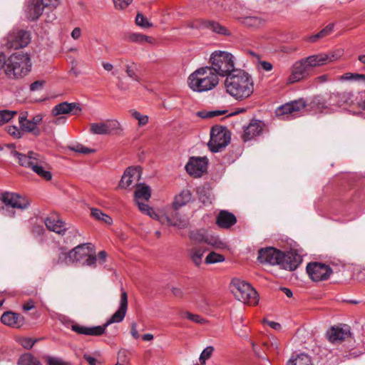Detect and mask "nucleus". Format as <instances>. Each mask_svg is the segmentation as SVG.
<instances>
[{
    "instance_id": "obj_1",
    "label": "nucleus",
    "mask_w": 365,
    "mask_h": 365,
    "mask_svg": "<svg viewBox=\"0 0 365 365\" xmlns=\"http://www.w3.org/2000/svg\"><path fill=\"white\" fill-rule=\"evenodd\" d=\"M226 92L238 101L249 98L254 92V81L247 72L237 69L228 75L224 82Z\"/></svg>"
},
{
    "instance_id": "obj_2",
    "label": "nucleus",
    "mask_w": 365,
    "mask_h": 365,
    "mask_svg": "<svg viewBox=\"0 0 365 365\" xmlns=\"http://www.w3.org/2000/svg\"><path fill=\"white\" fill-rule=\"evenodd\" d=\"M128 309V294L121 288L120 306L118 310L102 326L85 327L78 324L71 325V330L78 334L99 336L106 333V328L113 323L121 322L126 314Z\"/></svg>"
},
{
    "instance_id": "obj_3",
    "label": "nucleus",
    "mask_w": 365,
    "mask_h": 365,
    "mask_svg": "<svg viewBox=\"0 0 365 365\" xmlns=\"http://www.w3.org/2000/svg\"><path fill=\"white\" fill-rule=\"evenodd\" d=\"M219 83L216 73L209 66L201 67L188 77L189 87L195 92L212 90Z\"/></svg>"
},
{
    "instance_id": "obj_4",
    "label": "nucleus",
    "mask_w": 365,
    "mask_h": 365,
    "mask_svg": "<svg viewBox=\"0 0 365 365\" xmlns=\"http://www.w3.org/2000/svg\"><path fill=\"white\" fill-rule=\"evenodd\" d=\"M31 62L28 53H16L12 54L5 64V73L9 78H19L25 76L31 71Z\"/></svg>"
},
{
    "instance_id": "obj_5",
    "label": "nucleus",
    "mask_w": 365,
    "mask_h": 365,
    "mask_svg": "<svg viewBox=\"0 0 365 365\" xmlns=\"http://www.w3.org/2000/svg\"><path fill=\"white\" fill-rule=\"evenodd\" d=\"M211 66L210 69L214 71L218 77H226L232 74L235 68L234 56L227 51H215L210 58Z\"/></svg>"
},
{
    "instance_id": "obj_6",
    "label": "nucleus",
    "mask_w": 365,
    "mask_h": 365,
    "mask_svg": "<svg viewBox=\"0 0 365 365\" xmlns=\"http://www.w3.org/2000/svg\"><path fill=\"white\" fill-rule=\"evenodd\" d=\"M21 166L31 168L36 175L46 180H51L52 173L43 155L29 151V156L21 163Z\"/></svg>"
},
{
    "instance_id": "obj_7",
    "label": "nucleus",
    "mask_w": 365,
    "mask_h": 365,
    "mask_svg": "<svg viewBox=\"0 0 365 365\" xmlns=\"http://www.w3.org/2000/svg\"><path fill=\"white\" fill-rule=\"evenodd\" d=\"M232 292L235 298L250 305H255L258 303V294L257 291L249 284L240 279L232 281Z\"/></svg>"
},
{
    "instance_id": "obj_8",
    "label": "nucleus",
    "mask_w": 365,
    "mask_h": 365,
    "mask_svg": "<svg viewBox=\"0 0 365 365\" xmlns=\"http://www.w3.org/2000/svg\"><path fill=\"white\" fill-rule=\"evenodd\" d=\"M231 133L225 126L215 125L210 130V139L207 143L212 153H217L225 148L230 142Z\"/></svg>"
},
{
    "instance_id": "obj_9",
    "label": "nucleus",
    "mask_w": 365,
    "mask_h": 365,
    "mask_svg": "<svg viewBox=\"0 0 365 365\" xmlns=\"http://www.w3.org/2000/svg\"><path fill=\"white\" fill-rule=\"evenodd\" d=\"M59 4V0H29L26 17L31 21H37L44 9L53 10Z\"/></svg>"
},
{
    "instance_id": "obj_10",
    "label": "nucleus",
    "mask_w": 365,
    "mask_h": 365,
    "mask_svg": "<svg viewBox=\"0 0 365 365\" xmlns=\"http://www.w3.org/2000/svg\"><path fill=\"white\" fill-rule=\"evenodd\" d=\"M73 262L83 261V264L95 267L96 256L94 255L91 243L81 244L71 250Z\"/></svg>"
},
{
    "instance_id": "obj_11",
    "label": "nucleus",
    "mask_w": 365,
    "mask_h": 365,
    "mask_svg": "<svg viewBox=\"0 0 365 365\" xmlns=\"http://www.w3.org/2000/svg\"><path fill=\"white\" fill-rule=\"evenodd\" d=\"M31 39L30 31L23 29H14L6 36L4 46L9 49L17 50L27 46Z\"/></svg>"
},
{
    "instance_id": "obj_12",
    "label": "nucleus",
    "mask_w": 365,
    "mask_h": 365,
    "mask_svg": "<svg viewBox=\"0 0 365 365\" xmlns=\"http://www.w3.org/2000/svg\"><path fill=\"white\" fill-rule=\"evenodd\" d=\"M122 131L120 123L115 119L90 125V132L95 135H120Z\"/></svg>"
},
{
    "instance_id": "obj_13",
    "label": "nucleus",
    "mask_w": 365,
    "mask_h": 365,
    "mask_svg": "<svg viewBox=\"0 0 365 365\" xmlns=\"http://www.w3.org/2000/svg\"><path fill=\"white\" fill-rule=\"evenodd\" d=\"M306 271L313 282L327 280L333 273L332 269L329 265L318 262L308 263Z\"/></svg>"
},
{
    "instance_id": "obj_14",
    "label": "nucleus",
    "mask_w": 365,
    "mask_h": 365,
    "mask_svg": "<svg viewBox=\"0 0 365 365\" xmlns=\"http://www.w3.org/2000/svg\"><path fill=\"white\" fill-rule=\"evenodd\" d=\"M291 71V74L287 81L288 84H292L307 78L310 76L312 70L304 58L296 61L292 65Z\"/></svg>"
},
{
    "instance_id": "obj_15",
    "label": "nucleus",
    "mask_w": 365,
    "mask_h": 365,
    "mask_svg": "<svg viewBox=\"0 0 365 365\" xmlns=\"http://www.w3.org/2000/svg\"><path fill=\"white\" fill-rule=\"evenodd\" d=\"M282 252L273 247L261 248L258 251L257 259L261 264L279 265Z\"/></svg>"
},
{
    "instance_id": "obj_16",
    "label": "nucleus",
    "mask_w": 365,
    "mask_h": 365,
    "mask_svg": "<svg viewBox=\"0 0 365 365\" xmlns=\"http://www.w3.org/2000/svg\"><path fill=\"white\" fill-rule=\"evenodd\" d=\"M0 200L6 206L20 210H25L30 205L28 199L14 192H4L1 194Z\"/></svg>"
},
{
    "instance_id": "obj_17",
    "label": "nucleus",
    "mask_w": 365,
    "mask_h": 365,
    "mask_svg": "<svg viewBox=\"0 0 365 365\" xmlns=\"http://www.w3.org/2000/svg\"><path fill=\"white\" fill-rule=\"evenodd\" d=\"M207 163L206 157H190L185 165V170L190 175L199 178L206 172Z\"/></svg>"
},
{
    "instance_id": "obj_18",
    "label": "nucleus",
    "mask_w": 365,
    "mask_h": 365,
    "mask_svg": "<svg viewBox=\"0 0 365 365\" xmlns=\"http://www.w3.org/2000/svg\"><path fill=\"white\" fill-rule=\"evenodd\" d=\"M302 262V257L296 252H283L280 259L279 266L282 269L294 271Z\"/></svg>"
},
{
    "instance_id": "obj_19",
    "label": "nucleus",
    "mask_w": 365,
    "mask_h": 365,
    "mask_svg": "<svg viewBox=\"0 0 365 365\" xmlns=\"http://www.w3.org/2000/svg\"><path fill=\"white\" fill-rule=\"evenodd\" d=\"M82 111L80 104L78 103L61 102L56 105L51 110L53 116L72 113L73 115H79Z\"/></svg>"
},
{
    "instance_id": "obj_20",
    "label": "nucleus",
    "mask_w": 365,
    "mask_h": 365,
    "mask_svg": "<svg viewBox=\"0 0 365 365\" xmlns=\"http://www.w3.org/2000/svg\"><path fill=\"white\" fill-rule=\"evenodd\" d=\"M329 100L335 102L334 106L345 107L354 105L356 97L351 91H342L330 94Z\"/></svg>"
},
{
    "instance_id": "obj_21",
    "label": "nucleus",
    "mask_w": 365,
    "mask_h": 365,
    "mask_svg": "<svg viewBox=\"0 0 365 365\" xmlns=\"http://www.w3.org/2000/svg\"><path fill=\"white\" fill-rule=\"evenodd\" d=\"M264 123L259 120L252 119L247 126H244L242 140L246 142L259 135L263 130Z\"/></svg>"
},
{
    "instance_id": "obj_22",
    "label": "nucleus",
    "mask_w": 365,
    "mask_h": 365,
    "mask_svg": "<svg viewBox=\"0 0 365 365\" xmlns=\"http://www.w3.org/2000/svg\"><path fill=\"white\" fill-rule=\"evenodd\" d=\"M44 222L48 230L53 231L58 235H65L66 230L68 229L66 227V223L60 220L56 214H51L45 219Z\"/></svg>"
},
{
    "instance_id": "obj_23",
    "label": "nucleus",
    "mask_w": 365,
    "mask_h": 365,
    "mask_svg": "<svg viewBox=\"0 0 365 365\" xmlns=\"http://www.w3.org/2000/svg\"><path fill=\"white\" fill-rule=\"evenodd\" d=\"M1 322L10 327L19 329L24 324L25 318L19 313L7 311L1 315Z\"/></svg>"
},
{
    "instance_id": "obj_24",
    "label": "nucleus",
    "mask_w": 365,
    "mask_h": 365,
    "mask_svg": "<svg viewBox=\"0 0 365 365\" xmlns=\"http://www.w3.org/2000/svg\"><path fill=\"white\" fill-rule=\"evenodd\" d=\"M350 335L348 327L343 328L339 326L331 327L326 332V336L329 341L336 344L344 341Z\"/></svg>"
},
{
    "instance_id": "obj_25",
    "label": "nucleus",
    "mask_w": 365,
    "mask_h": 365,
    "mask_svg": "<svg viewBox=\"0 0 365 365\" xmlns=\"http://www.w3.org/2000/svg\"><path fill=\"white\" fill-rule=\"evenodd\" d=\"M306 106L305 101L302 99L292 101L280 106L277 111V115H294L295 113L304 109Z\"/></svg>"
},
{
    "instance_id": "obj_26",
    "label": "nucleus",
    "mask_w": 365,
    "mask_h": 365,
    "mask_svg": "<svg viewBox=\"0 0 365 365\" xmlns=\"http://www.w3.org/2000/svg\"><path fill=\"white\" fill-rule=\"evenodd\" d=\"M237 223L235 215L227 210H221L216 218V224L223 229H229Z\"/></svg>"
},
{
    "instance_id": "obj_27",
    "label": "nucleus",
    "mask_w": 365,
    "mask_h": 365,
    "mask_svg": "<svg viewBox=\"0 0 365 365\" xmlns=\"http://www.w3.org/2000/svg\"><path fill=\"white\" fill-rule=\"evenodd\" d=\"M19 123L22 133H32L35 137L41 134V130L38 126H36L31 119L27 118V113H22L19 116Z\"/></svg>"
},
{
    "instance_id": "obj_28",
    "label": "nucleus",
    "mask_w": 365,
    "mask_h": 365,
    "mask_svg": "<svg viewBox=\"0 0 365 365\" xmlns=\"http://www.w3.org/2000/svg\"><path fill=\"white\" fill-rule=\"evenodd\" d=\"M139 170L136 168H128L121 178L118 187L127 189L132 185L134 180L139 178Z\"/></svg>"
},
{
    "instance_id": "obj_29",
    "label": "nucleus",
    "mask_w": 365,
    "mask_h": 365,
    "mask_svg": "<svg viewBox=\"0 0 365 365\" xmlns=\"http://www.w3.org/2000/svg\"><path fill=\"white\" fill-rule=\"evenodd\" d=\"M201 26L203 28L208 29L218 34L224 36H229L230 34V31L225 26L214 21H203L201 23Z\"/></svg>"
},
{
    "instance_id": "obj_30",
    "label": "nucleus",
    "mask_w": 365,
    "mask_h": 365,
    "mask_svg": "<svg viewBox=\"0 0 365 365\" xmlns=\"http://www.w3.org/2000/svg\"><path fill=\"white\" fill-rule=\"evenodd\" d=\"M242 24L251 28H259L266 23V19L262 16H247L242 18Z\"/></svg>"
},
{
    "instance_id": "obj_31",
    "label": "nucleus",
    "mask_w": 365,
    "mask_h": 365,
    "mask_svg": "<svg viewBox=\"0 0 365 365\" xmlns=\"http://www.w3.org/2000/svg\"><path fill=\"white\" fill-rule=\"evenodd\" d=\"M192 193L189 190H183L175 196L173 202V207L175 210L185 205L191 200Z\"/></svg>"
},
{
    "instance_id": "obj_32",
    "label": "nucleus",
    "mask_w": 365,
    "mask_h": 365,
    "mask_svg": "<svg viewBox=\"0 0 365 365\" xmlns=\"http://www.w3.org/2000/svg\"><path fill=\"white\" fill-rule=\"evenodd\" d=\"M151 196L150 187L145 184H138L134 192L135 201L145 200L148 201Z\"/></svg>"
},
{
    "instance_id": "obj_33",
    "label": "nucleus",
    "mask_w": 365,
    "mask_h": 365,
    "mask_svg": "<svg viewBox=\"0 0 365 365\" xmlns=\"http://www.w3.org/2000/svg\"><path fill=\"white\" fill-rule=\"evenodd\" d=\"M304 58L305 61H307L312 71L316 67L322 66L327 64L325 61L326 58H324V53L312 55Z\"/></svg>"
},
{
    "instance_id": "obj_34",
    "label": "nucleus",
    "mask_w": 365,
    "mask_h": 365,
    "mask_svg": "<svg viewBox=\"0 0 365 365\" xmlns=\"http://www.w3.org/2000/svg\"><path fill=\"white\" fill-rule=\"evenodd\" d=\"M206 249L202 247H194L189 251V257L197 267L202 264V259Z\"/></svg>"
},
{
    "instance_id": "obj_35",
    "label": "nucleus",
    "mask_w": 365,
    "mask_h": 365,
    "mask_svg": "<svg viewBox=\"0 0 365 365\" xmlns=\"http://www.w3.org/2000/svg\"><path fill=\"white\" fill-rule=\"evenodd\" d=\"M310 107L312 108L322 110L329 108L330 106H333L335 105V102L333 101H328L324 98L321 96L314 97L312 102L309 103Z\"/></svg>"
},
{
    "instance_id": "obj_36",
    "label": "nucleus",
    "mask_w": 365,
    "mask_h": 365,
    "mask_svg": "<svg viewBox=\"0 0 365 365\" xmlns=\"http://www.w3.org/2000/svg\"><path fill=\"white\" fill-rule=\"evenodd\" d=\"M287 365H314V364L308 354H300L289 359Z\"/></svg>"
},
{
    "instance_id": "obj_37",
    "label": "nucleus",
    "mask_w": 365,
    "mask_h": 365,
    "mask_svg": "<svg viewBox=\"0 0 365 365\" xmlns=\"http://www.w3.org/2000/svg\"><path fill=\"white\" fill-rule=\"evenodd\" d=\"M128 40L130 42L143 44L148 43L153 44L155 41V38L152 36H146L140 33H132L128 36Z\"/></svg>"
},
{
    "instance_id": "obj_38",
    "label": "nucleus",
    "mask_w": 365,
    "mask_h": 365,
    "mask_svg": "<svg viewBox=\"0 0 365 365\" xmlns=\"http://www.w3.org/2000/svg\"><path fill=\"white\" fill-rule=\"evenodd\" d=\"M71 263H73L71 251L69 252L61 251L57 254V258L53 259V265L70 264Z\"/></svg>"
},
{
    "instance_id": "obj_39",
    "label": "nucleus",
    "mask_w": 365,
    "mask_h": 365,
    "mask_svg": "<svg viewBox=\"0 0 365 365\" xmlns=\"http://www.w3.org/2000/svg\"><path fill=\"white\" fill-rule=\"evenodd\" d=\"M19 365H42V364L32 354L27 353L21 355L18 360Z\"/></svg>"
},
{
    "instance_id": "obj_40",
    "label": "nucleus",
    "mask_w": 365,
    "mask_h": 365,
    "mask_svg": "<svg viewBox=\"0 0 365 365\" xmlns=\"http://www.w3.org/2000/svg\"><path fill=\"white\" fill-rule=\"evenodd\" d=\"M125 73L128 75V76L133 80L140 82V78L138 76L137 72H138V67L137 64L131 61L130 63H128L125 66Z\"/></svg>"
},
{
    "instance_id": "obj_41",
    "label": "nucleus",
    "mask_w": 365,
    "mask_h": 365,
    "mask_svg": "<svg viewBox=\"0 0 365 365\" xmlns=\"http://www.w3.org/2000/svg\"><path fill=\"white\" fill-rule=\"evenodd\" d=\"M334 24H329L319 33L315 35L311 36L309 38V41L311 42H316L318 39L324 38L331 33L333 31Z\"/></svg>"
},
{
    "instance_id": "obj_42",
    "label": "nucleus",
    "mask_w": 365,
    "mask_h": 365,
    "mask_svg": "<svg viewBox=\"0 0 365 365\" xmlns=\"http://www.w3.org/2000/svg\"><path fill=\"white\" fill-rule=\"evenodd\" d=\"M198 198L204 205L212 203L211 193L209 190L205 187H201L197 190Z\"/></svg>"
},
{
    "instance_id": "obj_43",
    "label": "nucleus",
    "mask_w": 365,
    "mask_h": 365,
    "mask_svg": "<svg viewBox=\"0 0 365 365\" xmlns=\"http://www.w3.org/2000/svg\"><path fill=\"white\" fill-rule=\"evenodd\" d=\"M5 146L11 150V154L17 158L18 163L21 165V163L26 160L27 156H29V152L27 154H23L16 150V145L14 143H9L6 144Z\"/></svg>"
},
{
    "instance_id": "obj_44",
    "label": "nucleus",
    "mask_w": 365,
    "mask_h": 365,
    "mask_svg": "<svg viewBox=\"0 0 365 365\" xmlns=\"http://www.w3.org/2000/svg\"><path fill=\"white\" fill-rule=\"evenodd\" d=\"M339 80L365 82V74L345 73L340 76Z\"/></svg>"
},
{
    "instance_id": "obj_45",
    "label": "nucleus",
    "mask_w": 365,
    "mask_h": 365,
    "mask_svg": "<svg viewBox=\"0 0 365 365\" xmlns=\"http://www.w3.org/2000/svg\"><path fill=\"white\" fill-rule=\"evenodd\" d=\"M227 113V110H201L197 113V115L201 118L207 119V118H212L216 116H219L223 115Z\"/></svg>"
},
{
    "instance_id": "obj_46",
    "label": "nucleus",
    "mask_w": 365,
    "mask_h": 365,
    "mask_svg": "<svg viewBox=\"0 0 365 365\" xmlns=\"http://www.w3.org/2000/svg\"><path fill=\"white\" fill-rule=\"evenodd\" d=\"M225 257L222 255L218 254L215 252H211L205 257V264H214L217 262H222L225 261Z\"/></svg>"
},
{
    "instance_id": "obj_47",
    "label": "nucleus",
    "mask_w": 365,
    "mask_h": 365,
    "mask_svg": "<svg viewBox=\"0 0 365 365\" xmlns=\"http://www.w3.org/2000/svg\"><path fill=\"white\" fill-rule=\"evenodd\" d=\"M16 111L1 110H0V125H2L11 120L16 115Z\"/></svg>"
},
{
    "instance_id": "obj_48",
    "label": "nucleus",
    "mask_w": 365,
    "mask_h": 365,
    "mask_svg": "<svg viewBox=\"0 0 365 365\" xmlns=\"http://www.w3.org/2000/svg\"><path fill=\"white\" fill-rule=\"evenodd\" d=\"M343 55V51L341 49L331 51L329 53H324V56L327 64L339 60Z\"/></svg>"
},
{
    "instance_id": "obj_49",
    "label": "nucleus",
    "mask_w": 365,
    "mask_h": 365,
    "mask_svg": "<svg viewBox=\"0 0 365 365\" xmlns=\"http://www.w3.org/2000/svg\"><path fill=\"white\" fill-rule=\"evenodd\" d=\"M131 116L138 121V126H144L148 123V116L146 115H142L140 112L135 110H131L130 111Z\"/></svg>"
},
{
    "instance_id": "obj_50",
    "label": "nucleus",
    "mask_w": 365,
    "mask_h": 365,
    "mask_svg": "<svg viewBox=\"0 0 365 365\" xmlns=\"http://www.w3.org/2000/svg\"><path fill=\"white\" fill-rule=\"evenodd\" d=\"M6 130L11 137L15 139H19L23 136V133L21 128H19L15 125L7 126L6 128Z\"/></svg>"
},
{
    "instance_id": "obj_51",
    "label": "nucleus",
    "mask_w": 365,
    "mask_h": 365,
    "mask_svg": "<svg viewBox=\"0 0 365 365\" xmlns=\"http://www.w3.org/2000/svg\"><path fill=\"white\" fill-rule=\"evenodd\" d=\"M190 239L194 242H207L204 235L199 230H193L190 232Z\"/></svg>"
},
{
    "instance_id": "obj_52",
    "label": "nucleus",
    "mask_w": 365,
    "mask_h": 365,
    "mask_svg": "<svg viewBox=\"0 0 365 365\" xmlns=\"http://www.w3.org/2000/svg\"><path fill=\"white\" fill-rule=\"evenodd\" d=\"M214 351V347L212 346H207L200 354V361L201 364H205L206 360L209 359Z\"/></svg>"
},
{
    "instance_id": "obj_53",
    "label": "nucleus",
    "mask_w": 365,
    "mask_h": 365,
    "mask_svg": "<svg viewBox=\"0 0 365 365\" xmlns=\"http://www.w3.org/2000/svg\"><path fill=\"white\" fill-rule=\"evenodd\" d=\"M46 360L47 365H72L70 362L55 356H48L46 357Z\"/></svg>"
},
{
    "instance_id": "obj_54",
    "label": "nucleus",
    "mask_w": 365,
    "mask_h": 365,
    "mask_svg": "<svg viewBox=\"0 0 365 365\" xmlns=\"http://www.w3.org/2000/svg\"><path fill=\"white\" fill-rule=\"evenodd\" d=\"M135 23L138 26L143 28H150L152 26V24L140 13H138L135 17Z\"/></svg>"
},
{
    "instance_id": "obj_55",
    "label": "nucleus",
    "mask_w": 365,
    "mask_h": 365,
    "mask_svg": "<svg viewBox=\"0 0 365 365\" xmlns=\"http://www.w3.org/2000/svg\"><path fill=\"white\" fill-rule=\"evenodd\" d=\"M38 341V339H33L29 337H23L19 340V344L26 349H31L36 342Z\"/></svg>"
},
{
    "instance_id": "obj_56",
    "label": "nucleus",
    "mask_w": 365,
    "mask_h": 365,
    "mask_svg": "<svg viewBox=\"0 0 365 365\" xmlns=\"http://www.w3.org/2000/svg\"><path fill=\"white\" fill-rule=\"evenodd\" d=\"M129 358L126 350H120L118 353V361L115 365H128Z\"/></svg>"
},
{
    "instance_id": "obj_57",
    "label": "nucleus",
    "mask_w": 365,
    "mask_h": 365,
    "mask_svg": "<svg viewBox=\"0 0 365 365\" xmlns=\"http://www.w3.org/2000/svg\"><path fill=\"white\" fill-rule=\"evenodd\" d=\"M133 0H113L114 7L118 10H123L132 4Z\"/></svg>"
},
{
    "instance_id": "obj_58",
    "label": "nucleus",
    "mask_w": 365,
    "mask_h": 365,
    "mask_svg": "<svg viewBox=\"0 0 365 365\" xmlns=\"http://www.w3.org/2000/svg\"><path fill=\"white\" fill-rule=\"evenodd\" d=\"M70 149L75 152L85 154V155L93 153H95V151H96L94 149H91V148H86L82 145H77L76 146L70 148Z\"/></svg>"
},
{
    "instance_id": "obj_59",
    "label": "nucleus",
    "mask_w": 365,
    "mask_h": 365,
    "mask_svg": "<svg viewBox=\"0 0 365 365\" xmlns=\"http://www.w3.org/2000/svg\"><path fill=\"white\" fill-rule=\"evenodd\" d=\"M185 315L187 319L197 324H203L205 322V320L198 314L186 312H185Z\"/></svg>"
},
{
    "instance_id": "obj_60",
    "label": "nucleus",
    "mask_w": 365,
    "mask_h": 365,
    "mask_svg": "<svg viewBox=\"0 0 365 365\" xmlns=\"http://www.w3.org/2000/svg\"><path fill=\"white\" fill-rule=\"evenodd\" d=\"M45 83V81L43 80L34 81L30 85V91H36L41 90L43 88Z\"/></svg>"
},
{
    "instance_id": "obj_61",
    "label": "nucleus",
    "mask_w": 365,
    "mask_h": 365,
    "mask_svg": "<svg viewBox=\"0 0 365 365\" xmlns=\"http://www.w3.org/2000/svg\"><path fill=\"white\" fill-rule=\"evenodd\" d=\"M136 205H138L139 210L143 212V213H145L146 212H148V210L150 212H153V208L149 207L147 204H145L143 202H141L140 200L139 201H135Z\"/></svg>"
},
{
    "instance_id": "obj_62",
    "label": "nucleus",
    "mask_w": 365,
    "mask_h": 365,
    "mask_svg": "<svg viewBox=\"0 0 365 365\" xmlns=\"http://www.w3.org/2000/svg\"><path fill=\"white\" fill-rule=\"evenodd\" d=\"M173 294L179 299H182L185 296V293L182 288L180 287H173L172 289Z\"/></svg>"
},
{
    "instance_id": "obj_63",
    "label": "nucleus",
    "mask_w": 365,
    "mask_h": 365,
    "mask_svg": "<svg viewBox=\"0 0 365 365\" xmlns=\"http://www.w3.org/2000/svg\"><path fill=\"white\" fill-rule=\"evenodd\" d=\"M91 215L93 218L98 220H101L103 215V212L99 209L92 208L91 211Z\"/></svg>"
},
{
    "instance_id": "obj_64",
    "label": "nucleus",
    "mask_w": 365,
    "mask_h": 365,
    "mask_svg": "<svg viewBox=\"0 0 365 365\" xmlns=\"http://www.w3.org/2000/svg\"><path fill=\"white\" fill-rule=\"evenodd\" d=\"M35 307V302L29 299L23 304V310L25 312L29 311Z\"/></svg>"
}]
</instances>
